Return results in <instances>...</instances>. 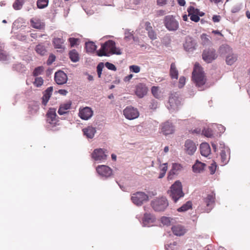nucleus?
Listing matches in <instances>:
<instances>
[{
	"instance_id": "f257e3e1",
	"label": "nucleus",
	"mask_w": 250,
	"mask_h": 250,
	"mask_svg": "<svg viewBox=\"0 0 250 250\" xmlns=\"http://www.w3.org/2000/svg\"><path fill=\"white\" fill-rule=\"evenodd\" d=\"M121 54L120 49L116 47L115 42L111 40H109L103 44L101 49L97 51V54L99 56H109L111 54Z\"/></svg>"
},
{
	"instance_id": "f03ea898",
	"label": "nucleus",
	"mask_w": 250,
	"mask_h": 250,
	"mask_svg": "<svg viewBox=\"0 0 250 250\" xmlns=\"http://www.w3.org/2000/svg\"><path fill=\"white\" fill-rule=\"evenodd\" d=\"M192 78L196 86L199 88V90H203L202 86L206 83V79L203 69L198 63H196L194 65Z\"/></svg>"
},
{
	"instance_id": "7ed1b4c3",
	"label": "nucleus",
	"mask_w": 250,
	"mask_h": 250,
	"mask_svg": "<svg viewBox=\"0 0 250 250\" xmlns=\"http://www.w3.org/2000/svg\"><path fill=\"white\" fill-rule=\"evenodd\" d=\"M46 127L49 130H55L56 127L59 125V120L57 118L56 110L50 108L46 113Z\"/></svg>"
},
{
	"instance_id": "20e7f679",
	"label": "nucleus",
	"mask_w": 250,
	"mask_h": 250,
	"mask_svg": "<svg viewBox=\"0 0 250 250\" xmlns=\"http://www.w3.org/2000/svg\"><path fill=\"white\" fill-rule=\"evenodd\" d=\"M169 195L174 202L177 201L184 196V193L182 190V186L179 181H176L170 187Z\"/></svg>"
},
{
	"instance_id": "39448f33",
	"label": "nucleus",
	"mask_w": 250,
	"mask_h": 250,
	"mask_svg": "<svg viewBox=\"0 0 250 250\" xmlns=\"http://www.w3.org/2000/svg\"><path fill=\"white\" fill-rule=\"evenodd\" d=\"M168 206L167 199L163 196L156 198L151 202V206L155 211H164Z\"/></svg>"
},
{
	"instance_id": "423d86ee",
	"label": "nucleus",
	"mask_w": 250,
	"mask_h": 250,
	"mask_svg": "<svg viewBox=\"0 0 250 250\" xmlns=\"http://www.w3.org/2000/svg\"><path fill=\"white\" fill-rule=\"evenodd\" d=\"M131 200L135 205L140 207L148 201L149 196L145 192L137 191L132 194Z\"/></svg>"
},
{
	"instance_id": "0eeeda50",
	"label": "nucleus",
	"mask_w": 250,
	"mask_h": 250,
	"mask_svg": "<svg viewBox=\"0 0 250 250\" xmlns=\"http://www.w3.org/2000/svg\"><path fill=\"white\" fill-rule=\"evenodd\" d=\"M181 105V99L177 93H172L169 97L167 107L170 112L177 110Z\"/></svg>"
},
{
	"instance_id": "6e6552de",
	"label": "nucleus",
	"mask_w": 250,
	"mask_h": 250,
	"mask_svg": "<svg viewBox=\"0 0 250 250\" xmlns=\"http://www.w3.org/2000/svg\"><path fill=\"white\" fill-rule=\"evenodd\" d=\"M164 24L166 28L170 31H174L179 28L178 21L172 16L168 15L165 17Z\"/></svg>"
},
{
	"instance_id": "1a4fd4ad",
	"label": "nucleus",
	"mask_w": 250,
	"mask_h": 250,
	"mask_svg": "<svg viewBox=\"0 0 250 250\" xmlns=\"http://www.w3.org/2000/svg\"><path fill=\"white\" fill-rule=\"evenodd\" d=\"M91 157L98 163L104 162L107 159L106 152L101 148L95 149L91 154Z\"/></svg>"
},
{
	"instance_id": "9d476101",
	"label": "nucleus",
	"mask_w": 250,
	"mask_h": 250,
	"mask_svg": "<svg viewBox=\"0 0 250 250\" xmlns=\"http://www.w3.org/2000/svg\"><path fill=\"white\" fill-rule=\"evenodd\" d=\"M217 58V54L213 48H208L204 50L202 59L207 63H210Z\"/></svg>"
},
{
	"instance_id": "9b49d317",
	"label": "nucleus",
	"mask_w": 250,
	"mask_h": 250,
	"mask_svg": "<svg viewBox=\"0 0 250 250\" xmlns=\"http://www.w3.org/2000/svg\"><path fill=\"white\" fill-rule=\"evenodd\" d=\"M123 114L126 119L132 120L137 118L139 116L138 109L132 106H127L123 110Z\"/></svg>"
},
{
	"instance_id": "f8f14e48",
	"label": "nucleus",
	"mask_w": 250,
	"mask_h": 250,
	"mask_svg": "<svg viewBox=\"0 0 250 250\" xmlns=\"http://www.w3.org/2000/svg\"><path fill=\"white\" fill-rule=\"evenodd\" d=\"M96 169L98 174L102 177L107 178L112 174V169L106 165H99Z\"/></svg>"
},
{
	"instance_id": "ddd939ff",
	"label": "nucleus",
	"mask_w": 250,
	"mask_h": 250,
	"mask_svg": "<svg viewBox=\"0 0 250 250\" xmlns=\"http://www.w3.org/2000/svg\"><path fill=\"white\" fill-rule=\"evenodd\" d=\"M183 149L187 154L192 155L195 152L197 149V146L193 141L188 139L185 142Z\"/></svg>"
},
{
	"instance_id": "4468645a",
	"label": "nucleus",
	"mask_w": 250,
	"mask_h": 250,
	"mask_svg": "<svg viewBox=\"0 0 250 250\" xmlns=\"http://www.w3.org/2000/svg\"><path fill=\"white\" fill-rule=\"evenodd\" d=\"M215 199V194L214 192L207 195V196L204 199V202L207 206L206 210L209 212L213 208Z\"/></svg>"
},
{
	"instance_id": "2eb2a0df",
	"label": "nucleus",
	"mask_w": 250,
	"mask_h": 250,
	"mask_svg": "<svg viewBox=\"0 0 250 250\" xmlns=\"http://www.w3.org/2000/svg\"><path fill=\"white\" fill-rule=\"evenodd\" d=\"M93 115V111L89 107L86 106L79 109V116L83 120H89L92 117Z\"/></svg>"
},
{
	"instance_id": "dca6fc26",
	"label": "nucleus",
	"mask_w": 250,
	"mask_h": 250,
	"mask_svg": "<svg viewBox=\"0 0 250 250\" xmlns=\"http://www.w3.org/2000/svg\"><path fill=\"white\" fill-rule=\"evenodd\" d=\"M174 127L172 124L169 121L166 122L161 125V132L167 136L174 133Z\"/></svg>"
},
{
	"instance_id": "f3484780",
	"label": "nucleus",
	"mask_w": 250,
	"mask_h": 250,
	"mask_svg": "<svg viewBox=\"0 0 250 250\" xmlns=\"http://www.w3.org/2000/svg\"><path fill=\"white\" fill-rule=\"evenodd\" d=\"M196 42L193 38L190 37H186L184 47L187 51L189 52L193 51L196 49Z\"/></svg>"
},
{
	"instance_id": "a211bd4d",
	"label": "nucleus",
	"mask_w": 250,
	"mask_h": 250,
	"mask_svg": "<svg viewBox=\"0 0 250 250\" xmlns=\"http://www.w3.org/2000/svg\"><path fill=\"white\" fill-rule=\"evenodd\" d=\"M54 79L58 84H63L67 82V76L62 71H58L55 73Z\"/></svg>"
},
{
	"instance_id": "6ab92c4d",
	"label": "nucleus",
	"mask_w": 250,
	"mask_h": 250,
	"mask_svg": "<svg viewBox=\"0 0 250 250\" xmlns=\"http://www.w3.org/2000/svg\"><path fill=\"white\" fill-rule=\"evenodd\" d=\"M148 88L146 84L140 83L137 85L135 93L139 98L144 97L147 93Z\"/></svg>"
},
{
	"instance_id": "aec40b11",
	"label": "nucleus",
	"mask_w": 250,
	"mask_h": 250,
	"mask_svg": "<svg viewBox=\"0 0 250 250\" xmlns=\"http://www.w3.org/2000/svg\"><path fill=\"white\" fill-rule=\"evenodd\" d=\"M173 233L177 236L183 235L186 232V229L181 225L176 224L171 227Z\"/></svg>"
},
{
	"instance_id": "412c9836",
	"label": "nucleus",
	"mask_w": 250,
	"mask_h": 250,
	"mask_svg": "<svg viewBox=\"0 0 250 250\" xmlns=\"http://www.w3.org/2000/svg\"><path fill=\"white\" fill-rule=\"evenodd\" d=\"M145 26L146 30L147 32L148 37L152 40L156 39L157 34L151 26L150 22L149 21L145 22Z\"/></svg>"
},
{
	"instance_id": "4be33fe9",
	"label": "nucleus",
	"mask_w": 250,
	"mask_h": 250,
	"mask_svg": "<svg viewBox=\"0 0 250 250\" xmlns=\"http://www.w3.org/2000/svg\"><path fill=\"white\" fill-rule=\"evenodd\" d=\"M155 220L153 215L150 213H145L143 219L142 225L143 227H149Z\"/></svg>"
},
{
	"instance_id": "5701e85b",
	"label": "nucleus",
	"mask_w": 250,
	"mask_h": 250,
	"mask_svg": "<svg viewBox=\"0 0 250 250\" xmlns=\"http://www.w3.org/2000/svg\"><path fill=\"white\" fill-rule=\"evenodd\" d=\"M230 150L229 148L222 149L220 152L221 161L223 165H226L229 161L230 159Z\"/></svg>"
},
{
	"instance_id": "b1692460",
	"label": "nucleus",
	"mask_w": 250,
	"mask_h": 250,
	"mask_svg": "<svg viewBox=\"0 0 250 250\" xmlns=\"http://www.w3.org/2000/svg\"><path fill=\"white\" fill-rule=\"evenodd\" d=\"M31 26L37 29H43L45 26L44 23L40 19L34 18L30 20Z\"/></svg>"
},
{
	"instance_id": "393cba45",
	"label": "nucleus",
	"mask_w": 250,
	"mask_h": 250,
	"mask_svg": "<svg viewBox=\"0 0 250 250\" xmlns=\"http://www.w3.org/2000/svg\"><path fill=\"white\" fill-rule=\"evenodd\" d=\"M182 167L181 165L177 163L172 164V169L169 172L168 178L171 179L174 175L178 174L179 172L181 170Z\"/></svg>"
},
{
	"instance_id": "a878e982",
	"label": "nucleus",
	"mask_w": 250,
	"mask_h": 250,
	"mask_svg": "<svg viewBox=\"0 0 250 250\" xmlns=\"http://www.w3.org/2000/svg\"><path fill=\"white\" fill-rule=\"evenodd\" d=\"M83 131L84 135L89 139H92L96 132L95 127L92 126H88L87 127L83 129Z\"/></svg>"
},
{
	"instance_id": "bb28decb",
	"label": "nucleus",
	"mask_w": 250,
	"mask_h": 250,
	"mask_svg": "<svg viewBox=\"0 0 250 250\" xmlns=\"http://www.w3.org/2000/svg\"><path fill=\"white\" fill-rule=\"evenodd\" d=\"M201 154L205 157H208L210 153V148L207 143H203L200 145Z\"/></svg>"
},
{
	"instance_id": "cd10ccee",
	"label": "nucleus",
	"mask_w": 250,
	"mask_h": 250,
	"mask_svg": "<svg viewBox=\"0 0 250 250\" xmlns=\"http://www.w3.org/2000/svg\"><path fill=\"white\" fill-rule=\"evenodd\" d=\"M232 51V48L228 44H224L221 45L219 48L218 52L220 55H226L229 54Z\"/></svg>"
},
{
	"instance_id": "c85d7f7f",
	"label": "nucleus",
	"mask_w": 250,
	"mask_h": 250,
	"mask_svg": "<svg viewBox=\"0 0 250 250\" xmlns=\"http://www.w3.org/2000/svg\"><path fill=\"white\" fill-rule=\"evenodd\" d=\"M53 87H48L44 91V95L42 97V103L44 105H46L53 92Z\"/></svg>"
},
{
	"instance_id": "c756f323",
	"label": "nucleus",
	"mask_w": 250,
	"mask_h": 250,
	"mask_svg": "<svg viewBox=\"0 0 250 250\" xmlns=\"http://www.w3.org/2000/svg\"><path fill=\"white\" fill-rule=\"evenodd\" d=\"M205 166L206 165L204 163L196 160L192 166L193 171L195 173H200L204 170Z\"/></svg>"
},
{
	"instance_id": "7c9ffc66",
	"label": "nucleus",
	"mask_w": 250,
	"mask_h": 250,
	"mask_svg": "<svg viewBox=\"0 0 250 250\" xmlns=\"http://www.w3.org/2000/svg\"><path fill=\"white\" fill-rule=\"evenodd\" d=\"M65 40L61 38H55L53 39L52 42L55 48L63 49L64 48L63 44Z\"/></svg>"
},
{
	"instance_id": "2f4dec72",
	"label": "nucleus",
	"mask_w": 250,
	"mask_h": 250,
	"mask_svg": "<svg viewBox=\"0 0 250 250\" xmlns=\"http://www.w3.org/2000/svg\"><path fill=\"white\" fill-rule=\"evenodd\" d=\"M237 60V55L232 52L227 55L226 57V62L227 64L231 65L233 64Z\"/></svg>"
},
{
	"instance_id": "473e14b6",
	"label": "nucleus",
	"mask_w": 250,
	"mask_h": 250,
	"mask_svg": "<svg viewBox=\"0 0 250 250\" xmlns=\"http://www.w3.org/2000/svg\"><path fill=\"white\" fill-rule=\"evenodd\" d=\"M161 221L164 225L167 226H169L170 225L173 226L175 222L174 219L166 216L162 217L161 219Z\"/></svg>"
},
{
	"instance_id": "72a5a7b5",
	"label": "nucleus",
	"mask_w": 250,
	"mask_h": 250,
	"mask_svg": "<svg viewBox=\"0 0 250 250\" xmlns=\"http://www.w3.org/2000/svg\"><path fill=\"white\" fill-rule=\"evenodd\" d=\"M170 75L172 79H177L178 77V71L176 68L175 63H172L170 68Z\"/></svg>"
},
{
	"instance_id": "f704fd0d",
	"label": "nucleus",
	"mask_w": 250,
	"mask_h": 250,
	"mask_svg": "<svg viewBox=\"0 0 250 250\" xmlns=\"http://www.w3.org/2000/svg\"><path fill=\"white\" fill-rule=\"evenodd\" d=\"M35 50L38 54L42 56L44 55L47 52L45 46L42 43H40L36 46Z\"/></svg>"
},
{
	"instance_id": "c9c22d12",
	"label": "nucleus",
	"mask_w": 250,
	"mask_h": 250,
	"mask_svg": "<svg viewBox=\"0 0 250 250\" xmlns=\"http://www.w3.org/2000/svg\"><path fill=\"white\" fill-rule=\"evenodd\" d=\"M97 48L96 45L92 42H89L85 43V49L87 52L93 53Z\"/></svg>"
},
{
	"instance_id": "e433bc0d",
	"label": "nucleus",
	"mask_w": 250,
	"mask_h": 250,
	"mask_svg": "<svg viewBox=\"0 0 250 250\" xmlns=\"http://www.w3.org/2000/svg\"><path fill=\"white\" fill-rule=\"evenodd\" d=\"M152 95L157 99H161L162 98V94L158 86H153L151 87Z\"/></svg>"
},
{
	"instance_id": "4c0bfd02",
	"label": "nucleus",
	"mask_w": 250,
	"mask_h": 250,
	"mask_svg": "<svg viewBox=\"0 0 250 250\" xmlns=\"http://www.w3.org/2000/svg\"><path fill=\"white\" fill-rule=\"evenodd\" d=\"M69 58L70 60L74 62H77L79 60V56L77 51L75 49L70 51L69 53Z\"/></svg>"
},
{
	"instance_id": "58836bf2",
	"label": "nucleus",
	"mask_w": 250,
	"mask_h": 250,
	"mask_svg": "<svg viewBox=\"0 0 250 250\" xmlns=\"http://www.w3.org/2000/svg\"><path fill=\"white\" fill-rule=\"evenodd\" d=\"M192 207V203L190 201H188L186 204H184L182 207L178 208L177 210L179 212H184L188 210Z\"/></svg>"
},
{
	"instance_id": "ea45409f",
	"label": "nucleus",
	"mask_w": 250,
	"mask_h": 250,
	"mask_svg": "<svg viewBox=\"0 0 250 250\" xmlns=\"http://www.w3.org/2000/svg\"><path fill=\"white\" fill-rule=\"evenodd\" d=\"M187 11L188 12V16H191V15H196V14H200V11L198 9L194 8L192 6H190L187 9Z\"/></svg>"
},
{
	"instance_id": "a19ab883",
	"label": "nucleus",
	"mask_w": 250,
	"mask_h": 250,
	"mask_svg": "<svg viewBox=\"0 0 250 250\" xmlns=\"http://www.w3.org/2000/svg\"><path fill=\"white\" fill-rule=\"evenodd\" d=\"M48 0H38L37 5L38 8L43 9L47 6Z\"/></svg>"
},
{
	"instance_id": "79ce46f5",
	"label": "nucleus",
	"mask_w": 250,
	"mask_h": 250,
	"mask_svg": "<svg viewBox=\"0 0 250 250\" xmlns=\"http://www.w3.org/2000/svg\"><path fill=\"white\" fill-rule=\"evenodd\" d=\"M3 44L0 42V61H5L8 60V56L3 50Z\"/></svg>"
},
{
	"instance_id": "37998d69",
	"label": "nucleus",
	"mask_w": 250,
	"mask_h": 250,
	"mask_svg": "<svg viewBox=\"0 0 250 250\" xmlns=\"http://www.w3.org/2000/svg\"><path fill=\"white\" fill-rule=\"evenodd\" d=\"M201 39L203 45H208L211 44V41L209 40L208 36L206 34H203L201 36Z\"/></svg>"
},
{
	"instance_id": "c03bdc74",
	"label": "nucleus",
	"mask_w": 250,
	"mask_h": 250,
	"mask_svg": "<svg viewBox=\"0 0 250 250\" xmlns=\"http://www.w3.org/2000/svg\"><path fill=\"white\" fill-rule=\"evenodd\" d=\"M24 2V0H16L13 7L15 10H20Z\"/></svg>"
},
{
	"instance_id": "a18cd8bd",
	"label": "nucleus",
	"mask_w": 250,
	"mask_h": 250,
	"mask_svg": "<svg viewBox=\"0 0 250 250\" xmlns=\"http://www.w3.org/2000/svg\"><path fill=\"white\" fill-rule=\"evenodd\" d=\"M165 248L166 250H177V243L175 242H174L172 243L166 245Z\"/></svg>"
},
{
	"instance_id": "49530a36",
	"label": "nucleus",
	"mask_w": 250,
	"mask_h": 250,
	"mask_svg": "<svg viewBox=\"0 0 250 250\" xmlns=\"http://www.w3.org/2000/svg\"><path fill=\"white\" fill-rule=\"evenodd\" d=\"M202 134L207 137H210L213 135V133L211 128H204L202 130Z\"/></svg>"
},
{
	"instance_id": "de8ad7c7",
	"label": "nucleus",
	"mask_w": 250,
	"mask_h": 250,
	"mask_svg": "<svg viewBox=\"0 0 250 250\" xmlns=\"http://www.w3.org/2000/svg\"><path fill=\"white\" fill-rule=\"evenodd\" d=\"M39 109V106L38 104H34L30 106L29 107V112L31 114H34L37 113Z\"/></svg>"
},
{
	"instance_id": "09e8293b",
	"label": "nucleus",
	"mask_w": 250,
	"mask_h": 250,
	"mask_svg": "<svg viewBox=\"0 0 250 250\" xmlns=\"http://www.w3.org/2000/svg\"><path fill=\"white\" fill-rule=\"evenodd\" d=\"M125 39L126 41H129L132 39L134 41H135V37L133 36L132 32H130L129 30H126L125 32Z\"/></svg>"
},
{
	"instance_id": "8fccbe9b",
	"label": "nucleus",
	"mask_w": 250,
	"mask_h": 250,
	"mask_svg": "<svg viewBox=\"0 0 250 250\" xmlns=\"http://www.w3.org/2000/svg\"><path fill=\"white\" fill-rule=\"evenodd\" d=\"M104 64L103 62L99 63L97 66V71L99 78H100L102 75L103 69L104 68Z\"/></svg>"
},
{
	"instance_id": "3c124183",
	"label": "nucleus",
	"mask_w": 250,
	"mask_h": 250,
	"mask_svg": "<svg viewBox=\"0 0 250 250\" xmlns=\"http://www.w3.org/2000/svg\"><path fill=\"white\" fill-rule=\"evenodd\" d=\"M43 83V80L42 77H37L34 82V84L37 87L41 86Z\"/></svg>"
},
{
	"instance_id": "603ef678",
	"label": "nucleus",
	"mask_w": 250,
	"mask_h": 250,
	"mask_svg": "<svg viewBox=\"0 0 250 250\" xmlns=\"http://www.w3.org/2000/svg\"><path fill=\"white\" fill-rule=\"evenodd\" d=\"M129 68L130 71L135 73H139L141 70L140 67L138 65H130V66H129Z\"/></svg>"
},
{
	"instance_id": "864d4df0",
	"label": "nucleus",
	"mask_w": 250,
	"mask_h": 250,
	"mask_svg": "<svg viewBox=\"0 0 250 250\" xmlns=\"http://www.w3.org/2000/svg\"><path fill=\"white\" fill-rule=\"evenodd\" d=\"M43 70V68L42 66H39L37 68H36L33 73V76H37L42 72Z\"/></svg>"
},
{
	"instance_id": "5fc2aeb1",
	"label": "nucleus",
	"mask_w": 250,
	"mask_h": 250,
	"mask_svg": "<svg viewBox=\"0 0 250 250\" xmlns=\"http://www.w3.org/2000/svg\"><path fill=\"white\" fill-rule=\"evenodd\" d=\"M216 167V163L215 162L213 161L210 166L209 167V169L210 171V173L211 174H213L215 172Z\"/></svg>"
},
{
	"instance_id": "6e6d98bb",
	"label": "nucleus",
	"mask_w": 250,
	"mask_h": 250,
	"mask_svg": "<svg viewBox=\"0 0 250 250\" xmlns=\"http://www.w3.org/2000/svg\"><path fill=\"white\" fill-rule=\"evenodd\" d=\"M185 83H186V78L184 76L180 77V78L179 80V83H178L179 88H182L185 84Z\"/></svg>"
},
{
	"instance_id": "4d7b16f0",
	"label": "nucleus",
	"mask_w": 250,
	"mask_h": 250,
	"mask_svg": "<svg viewBox=\"0 0 250 250\" xmlns=\"http://www.w3.org/2000/svg\"><path fill=\"white\" fill-rule=\"evenodd\" d=\"M105 66L106 68H107L109 70H113V71L116 70V66L113 64L110 63L109 62H105Z\"/></svg>"
},
{
	"instance_id": "13d9d810",
	"label": "nucleus",
	"mask_w": 250,
	"mask_h": 250,
	"mask_svg": "<svg viewBox=\"0 0 250 250\" xmlns=\"http://www.w3.org/2000/svg\"><path fill=\"white\" fill-rule=\"evenodd\" d=\"M56 59V57L55 55L51 54L49 56V58L48 59V60L47 61V63L48 65L51 64Z\"/></svg>"
},
{
	"instance_id": "bf43d9fd",
	"label": "nucleus",
	"mask_w": 250,
	"mask_h": 250,
	"mask_svg": "<svg viewBox=\"0 0 250 250\" xmlns=\"http://www.w3.org/2000/svg\"><path fill=\"white\" fill-rule=\"evenodd\" d=\"M71 105V102H68L66 103L62 104L61 105L62 108H63L64 109H65L66 110H68L70 109Z\"/></svg>"
},
{
	"instance_id": "052dcab7",
	"label": "nucleus",
	"mask_w": 250,
	"mask_h": 250,
	"mask_svg": "<svg viewBox=\"0 0 250 250\" xmlns=\"http://www.w3.org/2000/svg\"><path fill=\"white\" fill-rule=\"evenodd\" d=\"M79 40L78 39L74 38H70L69 39V41L70 42V44L71 45V46L73 47L75 46L76 44H77V42H78Z\"/></svg>"
},
{
	"instance_id": "680f3d73",
	"label": "nucleus",
	"mask_w": 250,
	"mask_h": 250,
	"mask_svg": "<svg viewBox=\"0 0 250 250\" xmlns=\"http://www.w3.org/2000/svg\"><path fill=\"white\" fill-rule=\"evenodd\" d=\"M189 17H190V20L192 21H193L194 22H197L200 20V17L199 16V14L191 15V16H189Z\"/></svg>"
},
{
	"instance_id": "e2e57ef3",
	"label": "nucleus",
	"mask_w": 250,
	"mask_h": 250,
	"mask_svg": "<svg viewBox=\"0 0 250 250\" xmlns=\"http://www.w3.org/2000/svg\"><path fill=\"white\" fill-rule=\"evenodd\" d=\"M167 169V164L164 163L161 166V172L166 173Z\"/></svg>"
},
{
	"instance_id": "0e129e2a",
	"label": "nucleus",
	"mask_w": 250,
	"mask_h": 250,
	"mask_svg": "<svg viewBox=\"0 0 250 250\" xmlns=\"http://www.w3.org/2000/svg\"><path fill=\"white\" fill-rule=\"evenodd\" d=\"M158 103L156 101L153 100L149 105V107L151 109H156L157 107Z\"/></svg>"
},
{
	"instance_id": "69168bd1",
	"label": "nucleus",
	"mask_w": 250,
	"mask_h": 250,
	"mask_svg": "<svg viewBox=\"0 0 250 250\" xmlns=\"http://www.w3.org/2000/svg\"><path fill=\"white\" fill-rule=\"evenodd\" d=\"M215 126L217 127L218 129V130L220 133H223L224 132L225 128L224 126L222 125H215Z\"/></svg>"
},
{
	"instance_id": "338daca9",
	"label": "nucleus",
	"mask_w": 250,
	"mask_h": 250,
	"mask_svg": "<svg viewBox=\"0 0 250 250\" xmlns=\"http://www.w3.org/2000/svg\"><path fill=\"white\" fill-rule=\"evenodd\" d=\"M58 112L59 114L62 115H63V114L67 113V111L65 109L62 108V106L60 105Z\"/></svg>"
},
{
	"instance_id": "774afa93",
	"label": "nucleus",
	"mask_w": 250,
	"mask_h": 250,
	"mask_svg": "<svg viewBox=\"0 0 250 250\" xmlns=\"http://www.w3.org/2000/svg\"><path fill=\"white\" fill-rule=\"evenodd\" d=\"M221 17L218 15H214L212 17V21L214 22H219L220 21Z\"/></svg>"
}]
</instances>
